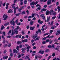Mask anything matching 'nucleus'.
Masks as SVG:
<instances>
[{
	"label": "nucleus",
	"instance_id": "obj_1",
	"mask_svg": "<svg viewBox=\"0 0 60 60\" xmlns=\"http://www.w3.org/2000/svg\"><path fill=\"white\" fill-rule=\"evenodd\" d=\"M54 11L53 10H50L49 11V10H48L46 12V15H48L49 14H50V15H51L52 12H53Z\"/></svg>",
	"mask_w": 60,
	"mask_h": 60
},
{
	"label": "nucleus",
	"instance_id": "obj_2",
	"mask_svg": "<svg viewBox=\"0 0 60 60\" xmlns=\"http://www.w3.org/2000/svg\"><path fill=\"white\" fill-rule=\"evenodd\" d=\"M11 31L12 32V34H11L12 35H13L14 34H15V33L14 32V31L13 30H10L9 31V32H8V35H9L11 33Z\"/></svg>",
	"mask_w": 60,
	"mask_h": 60
},
{
	"label": "nucleus",
	"instance_id": "obj_3",
	"mask_svg": "<svg viewBox=\"0 0 60 60\" xmlns=\"http://www.w3.org/2000/svg\"><path fill=\"white\" fill-rule=\"evenodd\" d=\"M3 18H4L3 20H6L8 18V17L7 15L4 14L3 16Z\"/></svg>",
	"mask_w": 60,
	"mask_h": 60
},
{
	"label": "nucleus",
	"instance_id": "obj_4",
	"mask_svg": "<svg viewBox=\"0 0 60 60\" xmlns=\"http://www.w3.org/2000/svg\"><path fill=\"white\" fill-rule=\"evenodd\" d=\"M34 4L35 3L34 2H32L30 4V5H31V7L32 9H34L35 7L34 6H32V5H34Z\"/></svg>",
	"mask_w": 60,
	"mask_h": 60
},
{
	"label": "nucleus",
	"instance_id": "obj_5",
	"mask_svg": "<svg viewBox=\"0 0 60 60\" xmlns=\"http://www.w3.org/2000/svg\"><path fill=\"white\" fill-rule=\"evenodd\" d=\"M15 4H12L11 5L12 7L13 8V9H14V12L15 13L16 12V8H15V7L14 6V5H15Z\"/></svg>",
	"mask_w": 60,
	"mask_h": 60
},
{
	"label": "nucleus",
	"instance_id": "obj_6",
	"mask_svg": "<svg viewBox=\"0 0 60 60\" xmlns=\"http://www.w3.org/2000/svg\"><path fill=\"white\" fill-rule=\"evenodd\" d=\"M14 18H13L12 19L10 22V23L12 24L13 25V26H15V22L13 21L14 20Z\"/></svg>",
	"mask_w": 60,
	"mask_h": 60
},
{
	"label": "nucleus",
	"instance_id": "obj_7",
	"mask_svg": "<svg viewBox=\"0 0 60 60\" xmlns=\"http://www.w3.org/2000/svg\"><path fill=\"white\" fill-rule=\"evenodd\" d=\"M44 15V14H41L40 15V17L43 19H44L45 18V16Z\"/></svg>",
	"mask_w": 60,
	"mask_h": 60
},
{
	"label": "nucleus",
	"instance_id": "obj_8",
	"mask_svg": "<svg viewBox=\"0 0 60 60\" xmlns=\"http://www.w3.org/2000/svg\"><path fill=\"white\" fill-rule=\"evenodd\" d=\"M21 42L23 43L25 42H27V39H25V40H22L21 41Z\"/></svg>",
	"mask_w": 60,
	"mask_h": 60
},
{
	"label": "nucleus",
	"instance_id": "obj_9",
	"mask_svg": "<svg viewBox=\"0 0 60 60\" xmlns=\"http://www.w3.org/2000/svg\"><path fill=\"white\" fill-rule=\"evenodd\" d=\"M50 17L49 16H47V20L46 21L47 22H49V20H50Z\"/></svg>",
	"mask_w": 60,
	"mask_h": 60
},
{
	"label": "nucleus",
	"instance_id": "obj_10",
	"mask_svg": "<svg viewBox=\"0 0 60 60\" xmlns=\"http://www.w3.org/2000/svg\"><path fill=\"white\" fill-rule=\"evenodd\" d=\"M38 33H40V34H41V31L40 30H38L36 32V34H38Z\"/></svg>",
	"mask_w": 60,
	"mask_h": 60
},
{
	"label": "nucleus",
	"instance_id": "obj_11",
	"mask_svg": "<svg viewBox=\"0 0 60 60\" xmlns=\"http://www.w3.org/2000/svg\"><path fill=\"white\" fill-rule=\"evenodd\" d=\"M25 8V7L24 6H22L20 8L21 9H19V11H21V10H23L24 8Z\"/></svg>",
	"mask_w": 60,
	"mask_h": 60
},
{
	"label": "nucleus",
	"instance_id": "obj_12",
	"mask_svg": "<svg viewBox=\"0 0 60 60\" xmlns=\"http://www.w3.org/2000/svg\"><path fill=\"white\" fill-rule=\"evenodd\" d=\"M51 0H49L47 2V4L48 5H49L51 3Z\"/></svg>",
	"mask_w": 60,
	"mask_h": 60
},
{
	"label": "nucleus",
	"instance_id": "obj_13",
	"mask_svg": "<svg viewBox=\"0 0 60 60\" xmlns=\"http://www.w3.org/2000/svg\"><path fill=\"white\" fill-rule=\"evenodd\" d=\"M60 34V30L58 31H57V33H56V35H58Z\"/></svg>",
	"mask_w": 60,
	"mask_h": 60
},
{
	"label": "nucleus",
	"instance_id": "obj_14",
	"mask_svg": "<svg viewBox=\"0 0 60 60\" xmlns=\"http://www.w3.org/2000/svg\"><path fill=\"white\" fill-rule=\"evenodd\" d=\"M46 25H44L42 26V28L41 29V30L42 31H44V27Z\"/></svg>",
	"mask_w": 60,
	"mask_h": 60
},
{
	"label": "nucleus",
	"instance_id": "obj_15",
	"mask_svg": "<svg viewBox=\"0 0 60 60\" xmlns=\"http://www.w3.org/2000/svg\"><path fill=\"white\" fill-rule=\"evenodd\" d=\"M44 51H42V52L39 51V52L38 53H40V54H43L44 53Z\"/></svg>",
	"mask_w": 60,
	"mask_h": 60
},
{
	"label": "nucleus",
	"instance_id": "obj_16",
	"mask_svg": "<svg viewBox=\"0 0 60 60\" xmlns=\"http://www.w3.org/2000/svg\"><path fill=\"white\" fill-rule=\"evenodd\" d=\"M47 10V9H43L41 10V12H42L43 11H46Z\"/></svg>",
	"mask_w": 60,
	"mask_h": 60
},
{
	"label": "nucleus",
	"instance_id": "obj_17",
	"mask_svg": "<svg viewBox=\"0 0 60 60\" xmlns=\"http://www.w3.org/2000/svg\"><path fill=\"white\" fill-rule=\"evenodd\" d=\"M36 14L34 13V14H33L32 15H31V18H33V17H34V16H35V15H36Z\"/></svg>",
	"mask_w": 60,
	"mask_h": 60
},
{
	"label": "nucleus",
	"instance_id": "obj_18",
	"mask_svg": "<svg viewBox=\"0 0 60 60\" xmlns=\"http://www.w3.org/2000/svg\"><path fill=\"white\" fill-rule=\"evenodd\" d=\"M4 27L3 26V25H2L1 26V30H2L4 29Z\"/></svg>",
	"mask_w": 60,
	"mask_h": 60
},
{
	"label": "nucleus",
	"instance_id": "obj_19",
	"mask_svg": "<svg viewBox=\"0 0 60 60\" xmlns=\"http://www.w3.org/2000/svg\"><path fill=\"white\" fill-rule=\"evenodd\" d=\"M40 37H39L38 38L35 39L34 40V41H37V40H39V39H40Z\"/></svg>",
	"mask_w": 60,
	"mask_h": 60
},
{
	"label": "nucleus",
	"instance_id": "obj_20",
	"mask_svg": "<svg viewBox=\"0 0 60 60\" xmlns=\"http://www.w3.org/2000/svg\"><path fill=\"white\" fill-rule=\"evenodd\" d=\"M38 22L40 24H41L42 23H43V22L42 21H41L40 20H39L38 21Z\"/></svg>",
	"mask_w": 60,
	"mask_h": 60
},
{
	"label": "nucleus",
	"instance_id": "obj_21",
	"mask_svg": "<svg viewBox=\"0 0 60 60\" xmlns=\"http://www.w3.org/2000/svg\"><path fill=\"white\" fill-rule=\"evenodd\" d=\"M15 30V29L14 30V31L15 32V33L16 34H18V30Z\"/></svg>",
	"mask_w": 60,
	"mask_h": 60
},
{
	"label": "nucleus",
	"instance_id": "obj_22",
	"mask_svg": "<svg viewBox=\"0 0 60 60\" xmlns=\"http://www.w3.org/2000/svg\"><path fill=\"white\" fill-rule=\"evenodd\" d=\"M22 53H24L25 52V51L23 49H22Z\"/></svg>",
	"mask_w": 60,
	"mask_h": 60
},
{
	"label": "nucleus",
	"instance_id": "obj_23",
	"mask_svg": "<svg viewBox=\"0 0 60 60\" xmlns=\"http://www.w3.org/2000/svg\"><path fill=\"white\" fill-rule=\"evenodd\" d=\"M29 55H27L26 56V57L27 59H28V60H30V59L29 58Z\"/></svg>",
	"mask_w": 60,
	"mask_h": 60
},
{
	"label": "nucleus",
	"instance_id": "obj_24",
	"mask_svg": "<svg viewBox=\"0 0 60 60\" xmlns=\"http://www.w3.org/2000/svg\"><path fill=\"white\" fill-rule=\"evenodd\" d=\"M34 28V27H31L30 28V30H33Z\"/></svg>",
	"mask_w": 60,
	"mask_h": 60
},
{
	"label": "nucleus",
	"instance_id": "obj_25",
	"mask_svg": "<svg viewBox=\"0 0 60 60\" xmlns=\"http://www.w3.org/2000/svg\"><path fill=\"white\" fill-rule=\"evenodd\" d=\"M41 10V7H39L37 8L36 9V10L37 11H39V10Z\"/></svg>",
	"mask_w": 60,
	"mask_h": 60
},
{
	"label": "nucleus",
	"instance_id": "obj_26",
	"mask_svg": "<svg viewBox=\"0 0 60 60\" xmlns=\"http://www.w3.org/2000/svg\"><path fill=\"white\" fill-rule=\"evenodd\" d=\"M34 22L32 21H31L30 22V24L31 25H33V24L34 23Z\"/></svg>",
	"mask_w": 60,
	"mask_h": 60
},
{
	"label": "nucleus",
	"instance_id": "obj_27",
	"mask_svg": "<svg viewBox=\"0 0 60 60\" xmlns=\"http://www.w3.org/2000/svg\"><path fill=\"white\" fill-rule=\"evenodd\" d=\"M19 28L20 27H19V26H16V28L15 29V30H18L19 29Z\"/></svg>",
	"mask_w": 60,
	"mask_h": 60
},
{
	"label": "nucleus",
	"instance_id": "obj_28",
	"mask_svg": "<svg viewBox=\"0 0 60 60\" xmlns=\"http://www.w3.org/2000/svg\"><path fill=\"white\" fill-rule=\"evenodd\" d=\"M57 9H58V12H59V11H60V7H59V6H58L57 7Z\"/></svg>",
	"mask_w": 60,
	"mask_h": 60
},
{
	"label": "nucleus",
	"instance_id": "obj_29",
	"mask_svg": "<svg viewBox=\"0 0 60 60\" xmlns=\"http://www.w3.org/2000/svg\"><path fill=\"white\" fill-rule=\"evenodd\" d=\"M55 47V45L54 44H52L51 46L52 48H54Z\"/></svg>",
	"mask_w": 60,
	"mask_h": 60
},
{
	"label": "nucleus",
	"instance_id": "obj_30",
	"mask_svg": "<svg viewBox=\"0 0 60 60\" xmlns=\"http://www.w3.org/2000/svg\"><path fill=\"white\" fill-rule=\"evenodd\" d=\"M10 56L11 57L13 56V54H12V53H11L10 54Z\"/></svg>",
	"mask_w": 60,
	"mask_h": 60
},
{
	"label": "nucleus",
	"instance_id": "obj_31",
	"mask_svg": "<svg viewBox=\"0 0 60 60\" xmlns=\"http://www.w3.org/2000/svg\"><path fill=\"white\" fill-rule=\"evenodd\" d=\"M59 48V46H57L56 47L55 49H56V50H58Z\"/></svg>",
	"mask_w": 60,
	"mask_h": 60
},
{
	"label": "nucleus",
	"instance_id": "obj_32",
	"mask_svg": "<svg viewBox=\"0 0 60 60\" xmlns=\"http://www.w3.org/2000/svg\"><path fill=\"white\" fill-rule=\"evenodd\" d=\"M37 37V35H35L34 36L33 38V39H35V38H36V37Z\"/></svg>",
	"mask_w": 60,
	"mask_h": 60
},
{
	"label": "nucleus",
	"instance_id": "obj_33",
	"mask_svg": "<svg viewBox=\"0 0 60 60\" xmlns=\"http://www.w3.org/2000/svg\"><path fill=\"white\" fill-rule=\"evenodd\" d=\"M10 24L9 22H7V23H5L4 24L5 26H7V25H8Z\"/></svg>",
	"mask_w": 60,
	"mask_h": 60
},
{
	"label": "nucleus",
	"instance_id": "obj_34",
	"mask_svg": "<svg viewBox=\"0 0 60 60\" xmlns=\"http://www.w3.org/2000/svg\"><path fill=\"white\" fill-rule=\"evenodd\" d=\"M24 4H26V3H27V0H25L24 2Z\"/></svg>",
	"mask_w": 60,
	"mask_h": 60
},
{
	"label": "nucleus",
	"instance_id": "obj_35",
	"mask_svg": "<svg viewBox=\"0 0 60 60\" xmlns=\"http://www.w3.org/2000/svg\"><path fill=\"white\" fill-rule=\"evenodd\" d=\"M2 34H2V35H3V36H5V32H2Z\"/></svg>",
	"mask_w": 60,
	"mask_h": 60
},
{
	"label": "nucleus",
	"instance_id": "obj_36",
	"mask_svg": "<svg viewBox=\"0 0 60 60\" xmlns=\"http://www.w3.org/2000/svg\"><path fill=\"white\" fill-rule=\"evenodd\" d=\"M22 42H21V41H18L17 42V43L18 44H21Z\"/></svg>",
	"mask_w": 60,
	"mask_h": 60
},
{
	"label": "nucleus",
	"instance_id": "obj_37",
	"mask_svg": "<svg viewBox=\"0 0 60 60\" xmlns=\"http://www.w3.org/2000/svg\"><path fill=\"white\" fill-rule=\"evenodd\" d=\"M4 36L3 35H2V36L1 37L3 38V40H5V37H4Z\"/></svg>",
	"mask_w": 60,
	"mask_h": 60
},
{
	"label": "nucleus",
	"instance_id": "obj_38",
	"mask_svg": "<svg viewBox=\"0 0 60 60\" xmlns=\"http://www.w3.org/2000/svg\"><path fill=\"white\" fill-rule=\"evenodd\" d=\"M16 49L18 51L19 50V46H17L16 47Z\"/></svg>",
	"mask_w": 60,
	"mask_h": 60
},
{
	"label": "nucleus",
	"instance_id": "obj_39",
	"mask_svg": "<svg viewBox=\"0 0 60 60\" xmlns=\"http://www.w3.org/2000/svg\"><path fill=\"white\" fill-rule=\"evenodd\" d=\"M18 55H19V56L18 57V58H20L21 57V55H20V53H18Z\"/></svg>",
	"mask_w": 60,
	"mask_h": 60
},
{
	"label": "nucleus",
	"instance_id": "obj_40",
	"mask_svg": "<svg viewBox=\"0 0 60 60\" xmlns=\"http://www.w3.org/2000/svg\"><path fill=\"white\" fill-rule=\"evenodd\" d=\"M49 49H47L45 51V52H49Z\"/></svg>",
	"mask_w": 60,
	"mask_h": 60
},
{
	"label": "nucleus",
	"instance_id": "obj_41",
	"mask_svg": "<svg viewBox=\"0 0 60 60\" xmlns=\"http://www.w3.org/2000/svg\"><path fill=\"white\" fill-rule=\"evenodd\" d=\"M19 1V0H14V3H15L16 2H18V1Z\"/></svg>",
	"mask_w": 60,
	"mask_h": 60
},
{
	"label": "nucleus",
	"instance_id": "obj_42",
	"mask_svg": "<svg viewBox=\"0 0 60 60\" xmlns=\"http://www.w3.org/2000/svg\"><path fill=\"white\" fill-rule=\"evenodd\" d=\"M55 56V53H53L52 55V56L53 57H54Z\"/></svg>",
	"mask_w": 60,
	"mask_h": 60
},
{
	"label": "nucleus",
	"instance_id": "obj_43",
	"mask_svg": "<svg viewBox=\"0 0 60 60\" xmlns=\"http://www.w3.org/2000/svg\"><path fill=\"white\" fill-rule=\"evenodd\" d=\"M54 38V36H51L49 37V38Z\"/></svg>",
	"mask_w": 60,
	"mask_h": 60
},
{
	"label": "nucleus",
	"instance_id": "obj_44",
	"mask_svg": "<svg viewBox=\"0 0 60 60\" xmlns=\"http://www.w3.org/2000/svg\"><path fill=\"white\" fill-rule=\"evenodd\" d=\"M36 7H38V6H39V7H40L41 6H40L39 4H38L36 5Z\"/></svg>",
	"mask_w": 60,
	"mask_h": 60
},
{
	"label": "nucleus",
	"instance_id": "obj_45",
	"mask_svg": "<svg viewBox=\"0 0 60 60\" xmlns=\"http://www.w3.org/2000/svg\"><path fill=\"white\" fill-rule=\"evenodd\" d=\"M26 12L27 13V14L28 15V14H29V11H28V10H27L26 11Z\"/></svg>",
	"mask_w": 60,
	"mask_h": 60
},
{
	"label": "nucleus",
	"instance_id": "obj_46",
	"mask_svg": "<svg viewBox=\"0 0 60 60\" xmlns=\"http://www.w3.org/2000/svg\"><path fill=\"white\" fill-rule=\"evenodd\" d=\"M10 10V11H11V12H13V9H10L9 10Z\"/></svg>",
	"mask_w": 60,
	"mask_h": 60
},
{
	"label": "nucleus",
	"instance_id": "obj_47",
	"mask_svg": "<svg viewBox=\"0 0 60 60\" xmlns=\"http://www.w3.org/2000/svg\"><path fill=\"white\" fill-rule=\"evenodd\" d=\"M56 16L53 17L52 18V19L53 20L55 19H56Z\"/></svg>",
	"mask_w": 60,
	"mask_h": 60
},
{
	"label": "nucleus",
	"instance_id": "obj_48",
	"mask_svg": "<svg viewBox=\"0 0 60 60\" xmlns=\"http://www.w3.org/2000/svg\"><path fill=\"white\" fill-rule=\"evenodd\" d=\"M7 38H10L11 37V36H7Z\"/></svg>",
	"mask_w": 60,
	"mask_h": 60
},
{
	"label": "nucleus",
	"instance_id": "obj_49",
	"mask_svg": "<svg viewBox=\"0 0 60 60\" xmlns=\"http://www.w3.org/2000/svg\"><path fill=\"white\" fill-rule=\"evenodd\" d=\"M51 56H50L48 58V60H49V59H50V58H51Z\"/></svg>",
	"mask_w": 60,
	"mask_h": 60
},
{
	"label": "nucleus",
	"instance_id": "obj_50",
	"mask_svg": "<svg viewBox=\"0 0 60 60\" xmlns=\"http://www.w3.org/2000/svg\"><path fill=\"white\" fill-rule=\"evenodd\" d=\"M49 41H50L49 40V39H47L46 40V42H49Z\"/></svg>",
	"mask_w": 60,
	"mask_h": 60
},
{
	"label": "nucleus",
	"instance_id": "obj_51",
	"mask_svg": "<svg viewBox=\"0 0 60 60\" xmlns=\"http://www.w3.org/2000/svg\"><path fill=\"white\" fill-rule=\"evenodd\" d=\"M22 47V45H20L19 46V48H21Z\"/></svg>",
	"mask_w": 60,
	"mask_h": 60
},
{
	"label": "nucleus",
	"instance_id": "obj_52",
	"mask_svg": "<svg viewBox=\"0 0 60 60\" xmlns=\"http://www.w3.org/2000/svg\"><path fill=\"white\" fill-rule=\"evenodd\" d=\"M35 3L34 4H35V5H36L38 3V1H37L35 3V2H34Z\"/></svg>",
	"mask_w": 60,
	"mask_h": 60
},
{
	"label": "nucleus",
	"instance_id": "obj_53",
	"mask_svg": "<svg viewBox=\"0 0 60 60\" xmlns=\"http://www.w3.org/2000/svg\"><path fill=\"white\" fill-rule=\"evenodd\" d=\"M18 22V19H17L15 21V23H16V24H17Z\"/></svg>",
	"mask_w": 60,
	"mask_h": 60
},
{
	"label": "nucleus",
	"instance_id": "obj_54",
	"mask_svg": "<svg viewBox=\"0 0 60 60\" xmlns=\"http://www.w3.org/2000/svg\"><path fill=\"white\" fill-rule=\"evenodd\" d=\"M54 44H56L57 45H58V44H59V43L57 42H56L54 43Z\"/></svg>",
	"mask_w": 60,
	"mask_h": 60
},
{
	"label": "nucleus",
	"instance_id": "obj_55",
	"mask_svg": "<svg viewBox=\"0 0 60 60\" xmlns=\"http://www.w3.org/2000/svg\"><path fill=\"white\" fill-rule=\"evenodd\" d=\"M22 36V35H21V34L18 37L19 38H21V37Z\"/></svg>",
	"mask_w": 60,
	"mask_h": 60
},
{
	"label": "nucleus",
	"instance_id": "obj_56",
	"mask_svg": "<svg viewBox=\"0 0 60 60\" xmlns=\"http://www.w3.org/2000/svg\"><path fill=\"white\" fill-rule=\"evenodd\" d=\"M53 30H50V33H52L53 32Z\"/></svg>",
	"mask_w": 60,
	"mask_h": 60
},
{
	"label": "nucleus",
	"instance_id": "obj_57",
	"mask_svg": "<svg viewBox=\"0 0 60 60\" xmlns=\"http://www.w3.org/2000/svg\"><path fill=\"white\" fill-rule=\"evenodd\" d=\"M17 25L18 26H19V25H21V24L20 22H19L17 24Z\"/></svg>",
	"mask_w": 60,
	"mask_h": 60
},
{
	"label": "nucleus",
	"instance_id": "obj_58",
	"mask_svg": "<svg viewBox=\"0 0 60 60\" xmlns=\"http://www.w3.org/2000/svg\"><path fill=\"white\" fill-rule=\"evenodd\" d=\"M20 4V5H23V2H21Z\"/></svg>",
	"mask_w": 60,
	"mask_h": 60
},
{
	"label": "nucleus",
	"instance_id": "obj_59",
	"mask_svg": "<svg viewBox=\"0 0 60 60\" xmlns=\"http://www.w3.org/2000/svg\"><path fill=\"white\" fill-rule=\"evenodd\" d=\"M47 7V5H45L44 6V8H46Z\"/></svg>",
	"mask_w": 60,
	"mask_h": 60
},
{
	"label": "nucleus",
	"instance_id": "obj_60",
	"mask_svg": "<svg viewBox=\"0 0 60 60\" xmlns=\"http://www.w3.org/2000/svg\"><path fill=\"white\" fill-rule=\"evenodd\" d=\"M25 46L26 47H27V46H28V45L27 44H26L25 45Z\"/></svg>",
	"mask_w": 60,
	"mask_h": 60
},
{
	"label": "nucleus",
	"instance_id": "obj_61",
	"mask_svg": "<svg viewBox=\"0 0 60 60\" xmlns=\"http://www.w3.org/2000/svg\"><path fill=\"white\" fill-rule=\"evenodd\" d=\"M56 12H54L53 14H52V15H56Z\"/></svg>",
	"mask_w": 60,
	"mask_h": 60
},
{
	"label": "nucleus",
	"instance_id": "obj_62",
	"mask_svg": "<svg viewBox=\"0 0 60 60\" xmlns=\"http://www.w3.org/2000/svg\"><path fill=\"white\" fill-rule=\"evenodd\" d=\"M25 38V37L24 36H22V39H24Z\"/></svg>",
	"mask_w": 60,
	"mask_h": 60
},
{
	"label": "nucleus",
	"instance_id": "obj_63",
	"mask_svg": "<svg viewBox=\"0 0 60 60\" xmlns=\"http://www.w3.org/2000/svg\"><path fill=\"white\" fill-rule=\"evenodd\" d=\"M48 47L49 48H51V45H49L48 46Z\"/></svg>",
	"mask_w": 60,
	"mask_h": 60
},
{
	"label": "nucleus",
	"instance_id": "obj_64",
	"mask_svg": "<svg viewBox=\"0 0 60 60\" xmlns=\"http://www.w3.org/2000/svg\"><path fill=\"white\" fill-rule=\"evenodd\" d=\"M11 60V57H10L8 59V60Z\"/></svg>",
	"mask_w": 60,
	"mask_h": 60
}]
</instances>
